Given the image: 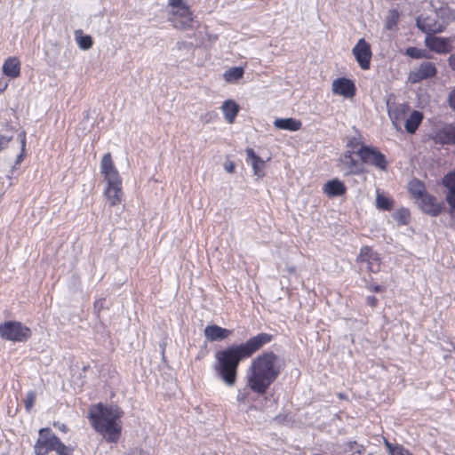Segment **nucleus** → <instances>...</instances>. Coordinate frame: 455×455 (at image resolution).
Masks as SVG:
<instances>
[{
    "mask_svg": "<svg viewBox=\"0 0 455 455\" xmlns=\"http://www.w3.org/2000/svg\"><path fill=\"white\" fill-rule=\"evenodd\" d=\"M34 446L36 455H47L55 446L59 438L49 428H41Z\"/></svg>",
    "mask_w": 455,
    "mask_h": 455,
    "instance_id": "0eeeda50",
    "label": "nucleus"
},
{
    "mask_svg": "<svg viewBox=\"0 0 455 455\" xmlns=\"http://www.w3.org/2000/svg\"><path fill=\"white\" fill-rule=\"evenodd\" d=\"M53 426L64 433L68 431L67 426L64 423L55 422Z\"/></svg>",
    "mask_w": 455,
    "mask_h": 455,
    "instance_id": "c03bdc74",
    "label": "nucleus"
},
{
    "mask_svg": "<svg viewBox=\"0 0 455 455\" xmlns=\"http://www.w3.org/2000/svg\"><path fill=\"white\" fill-rule=\"evenodd\" d=\"M436 72V68L434 63L424 61L419 67L410 71L408 80L411 84H417L422 80L434 77Z\"/></svg>",
    "mask_w": 455,
    "mask_h": 455,
    "instance_id": "1a4fd4ad",
    "label": "nucleus"
},
{
    "mask_svg": "<svg viewBox=\"0 0 455 455\" xmlns=\"http://www.w3.org/2000/svg\"><path fill=\"white\" fill-rule=\"evenodd\" d=\"M449 64L451 68L455 71V53L450 56Z\"/></svg>",
    "mask_w": 455,
    "mask_h": 455,
    "instance_id": "a18cd8bd",
    "label": "nucleus"
},
{
    "mask_svg": "<svg viewBox=\"0 0 455 455\" xmlns=\"http://www.w3.org/2000/svg\"><path fill=\"white\" fill-rule=\"evenodd\" d=\"M272 336L259 333L245 343L233 345L215 353L213 369L216 375L228 386L233 387L236 382L239 363L250 357L257 350L271 340Z\"/></svg>",
    "mask_w": 455,
    "mask_h": 455,
    "instance_id": "f257e3e1",
    "label": "nucleus"
},
{
    "mask_svg": "<svg viewBox=\"0 0 455 455\" xmlns=\"http://www.w3.org/2000/svg\"><path fill=\"white\" fill-rule=\"evenodd\" d=\"M386 446L387 447L390 455H391V450H393L396 447V446H392V444L389 443L387 441H386Z\"/></svg>",
    "mask_w": 455,
    "mask_h": 455,
    "instance_id": "09e8293b",
    "label": "nucleus"
},
{
    "mask_svg": "<svg viewBox=\"0 0 455 455\" xmlns=\"http://www.w3.org/2000/svg\"><path fill=\"white\" fill-rule=\"evenodd\" d=\"M283 368L281 359L273 352H265L254 358L245 374L246 387L252 393L266 394Z\"/></svg>",
    "mask_w": 455,
    "mask_h": 455,
    "instance_id": "f03ea898",
    "label": "nucleus"
},
{
    "mask_svg": "<svg viewBox=\"0 0 455 455\" xmlns=\"http://www.w3.org/2000/svg\"><path fill=\"white\" fill-rule=\"evenodd\" d=\"M388 116L395 129L400 128V124L405 119L409 106L405 103H390L387 101Z\"/></svg>",
    "mask_w": 455,
    "mask_h": 455,
    "instance_id": "ddd939ff",
    "label": "nucleus"
},
{
    "mask_svg": "<svg viewBox=\"0 0 455 455\" xmlns=\"http://www.w3.org/2000/svg\"><path fill=\"white\" fill-rule=\"evenodd\" d=\"M168 20L176 29L187 30L193 27L194 19L189 7L168 11Z\"/></svg>",
    "mask_w": 455,
    "mask_h": 455,
    "instance_id": "423d86ee",
    "label": "nucleus"
},
{
    "mask_svg": "<svg viewBox=\"0 0 455 455\" xmlns=\"http://www.w3.org/2000/svg\"><path fill=\"white\" fill-rule=\"evenodd\" d=\"M405 54L412 59H428L430 57L428 52L416 47L407 48Z\"/></svg>",
    "mask_w": 455,
    "mask_h": 455,
    "instance_id": "7c9ffc66",
    "label": "nucleus"
},
{
    "mask_svg": "<svg viewBox=\"0 0 455 455\" xmlns=\"http://www.w3.org/2000/svg\"><path fill=\"white\" fill-rule=\"evenodd\" d=\"M419 207L426 213L431 216H437L442 210L443 204L434 196L426 193L417 202Z\"/></svg>",
    "mask_w": 455,
    "mask_h": 455,
    "instance_id": "4468645a",
    "label": "nucleus"
},
{
    "mask_svg": "<svg viewBox=\"0 0 455 455\" xmlns=\"http://www.w3.org/2000/svg\"><path fill=\"white\" fill-rule=\"evenodd\" d=\"M58 455H72V449L65 445L60 439L55 441L53 450Z\"/></svg>",
    "mask_w": 455,
    "mask_h": 455,
    "instance_id": "473e14b6",
    "label": "nucleus"
},
{
    "mask_svg": "<svg viewBox=\"0 0 455 455\" xmlns=\"http://www.w3.org/2000/svg\"><path fill=\"white\" fill-rule=\"evenodd\" d=\"M352 52L362 69H369L371 59V45L361 38L352 50Z\"/></svg>",
    "mask_w": 455,
    "mask_h": 455,
    "instance_id": "9d476101",
    "label": "nucleus"
},
{
    "mask_svg": "<svg viewBox=\"0 0 455 455\" xmlns=\"http://www.w3.org/2000/svg\"><path fill=\"white\" fill-rule=\"evenodd\" d=\"M224 117L228 124H233L240 109L239 105L233 100H227L221 105Z\"/></svg>",
    "mask_w": 455,
    "mask_h": 455,
    "instance_id": "b1692460",
    "label": "nucleus"
},
{
    "mask_svg": "<svg viewBox=\"0 0 455 455\" xmlns=\"http://www.w3.org/2000/svg\"><path fill=\"white\" fill-rule=\"evenodd\" d=\"M123 412L116 405L103 406L99 403L89 411V417L94 428L110 443H116L121 435L119 421Z\"/></svg>",
    "mask_w": 455,
    "mask_h": 455,
    "instance_id": "7ed1b4c3",
    "label": "nucleus"
},
{
    "mask_svg": "<svg viewBox=\"0 0 455 455\" xmlns=\"http://www.w3.org/2000/svg\"><path fill=\"white\" fill-rule=\"evenodd\" d=\"M36 401V393L34 391H29L26 395V398L24 400L25 408L27 411H30Z\"/></svg>",
    "mask_w": 455,
    "mask_h": 455,
    "instance_id": "c9c22d12",
    "label": "nucleus"
},
{
    "mask_svg": "<svg viewBox=\"0 0 455 455\" xmlns=\"http://www.w3.org/2000/svg\"><path fill=\"white\" fill-rule=\"evenodd\" d=\"M339 167L345 175L359 174L363 171V164L355 159L350 151L341 156Z\"/></svg>",
    "mask_w": 455,
    "mask_h": 455,
    "instance_id": "f8f14e48",
    "label": "nucleus"
},
{
    "mask_svg": "<svg viewBox=\"0 0 455 455\" xmlns=\"http://www.w3.org/2000/svg\"><path fill=\"white\" fill-rule=\"evenodd\" d=\"M443 184L447 189L446 201L451 212L455 213V170L447 173L443 179Z\"/></svg>",
    "mask_w": 455,
    "mask_h": 455,
    "instance_id": "f3484780",
    "label": "nucleus"
},
{
    "mask_svg": "<svg viewBox=\"0 0 455 455\" xmlns=\"http://www.w3.org/2000/svg\"><path fill=\"white\" fill-rule=\"evenodd\" d=\"M366 303H367V305H369L370 307H376V305L378 304V299H377V298H375L374 296H368V297L366 298Z\"/></svg>",
    "mask_w": 455,
    "mask_h": 455,
    "instance_id": "37998d69",
    "label": "nucleus"
},
{
    "mask_svg": "<svg viewBox=\"0 0 455 455\" xmlns=\"http://www.w3.org/2000/svg\"><path fill=\"white\" fill-rule=\"evenodd\" d=\"M376 206L380 210L390 211L393 208L394 204L392 199L378 191L376 195Z\"/></svg>",
    "mask_w": 455,
    "mask_h": 455,
    "instance_id": "c756f323",
    "label": "nucleus"
},
{
    "mask_svg": "<svg viewBox=\"0 0 455 455\" xmlns=\"http://www.w3.org/2000/svg\"><path fill=\"white\" fill-rule=\"evenodd\" d=\"M188 6V5L184 2V0H168L169 11L181 9Z\"/></svg>",
    "mask_w": 455,
    "mask_h": 455,
    "instance_id": "e433bc0d",
    "label": "nucleus"
},
{
    "mask_svg": "<svg viewBox=\"0 0 455 455\" xmlns=\"http://www.w3.org/2000/svg\"><path fill=\"white\" fill-rule=\"evenodd\" d=\"M7 82L4 81L2 78H0V93L3 92L7 88Z\"/></svg>",
    "mask_w": 455,
    "mask_h": 455,
    "instance_id": "de8ad7c7",
    "label": "nucleus"
},
{
    "mask_svg": "<svg viewBox=\"0 0 455 455\" xmlns=\"http://www.w3.org/2000/svg\"><path fill=\"white\" fill-rule=\"evenodd\" d=\"M426 46L437 53H448L451 51V45L448 38L438 37L434 35H428L425 38Z\"/></svg>",
    "mask_w": 455,
    "mask_h": 455,
    "instance_id": "2eb2a0df",
    "label": "nucleus"
},
{
    "mask_svg": "<svg viewBox=\"0 0 455 455\" xmlns=\"http://www.w3.org/2000/svg\"><path fill=\"white\" fill-rule=\"evenodd\" d=\"M356 260L357 262H366L369 271L372 273H378L380 270V258L371 247H363Z\"/></svg>",
    "mask_w": 455,
    "mask_h": 455,
    "instance_id": "9b49d317",
    "label": "nucleus"
},
{
    "mask_svg": "<svg viewBox=\"0 0 455 455\" xmlns=\"http://www.w3.org/2000/svg\"><path fill=\"white\" fill-rule=\"evenodd\" d=\"M368 289H369V291H374V292H379V291H382V288L379 285H371V286H368Z\"/></svg>",
    "mask_w": 455,
    "mask_h": 455,
    "instance_id": "49530a36",
    "label": "nucleus"
},
{
    "mask_svg": "<svg viewBox=\"0 0 455 455\" xmlns=\"http://www.w3.org/2000/svg\"><path fill=\"white\" fill-rule=\"evenodd\" d=\"M447 102L449 104V107L452 110H455V86L451 88V90L450 91L447 98Z\"/></svg>",
    "mask_w": 455,
    "mask_h": 455,
    "instance_id": "ea45409f",
    "label": "nucleus"
},
{
    "mask_svg": "<svg viewBox=\"0 0 455 455\" xmlns=\"http://www.w3.org/2000/svg\"><path fill=\"white\" fill-rule=\"evenodd\" d=\"M100 172L107 182L104 196L110 206L121 204L123 200L122 178L116 170L110 153L105 154L100 161Z\"/></svg>",
    "mask_w": 455,
    "mask_h": 455,
    "instance_id": "20e7f679",
    "label": "nucleus"
},
{
    "mask_svg": "<svg viewBox=\"0 0 455 455\" xmlns=\"http://www.w3.org/2000/svg\"><path fill=\"white\" fill-rule=\"evenodd\" d=\"M31 333V330L20 322L9 321L0 324V336L6 340L25 342Z\"/></svg>",
    "mask_w": 455,
    "mask_h": 455,
    "instance_id": "39448f33",
    "label": "nucleus"
},
{
    "mask_svg": "<svg viewBox=\"0 0 455 455\" xmlns=\"http://www.w3.org/2000/svg\"><path fill=\"white\" fill-rule=\"evenodd\" d=\"M394 218L400 223V224H406L409 221L410 219V212L405 208H401L397 210L394 213Z\"/></svg>",
    "mask_w": 455,
    "mask_h": 455,
    "instance_id": "72a5a7b5",
    "label": "nucleus"
},
{
    "mask_svg": "<svg viewBox=\"0 0 455 455\" xmlns=\"http://www.w3.org/2000/svg\"><path fill=\"white\" fill-rule=\"evenodd\" d=\"M246 156L247 161L251 162L254 175L259 179L263 178L265 176V161L257 156L252 148L246 149Z\"/></svg>",
    "mask_w": 455,
    "mask_h": 455,
    "instance_id": "aec40b11",
    "label": "nucleus"
},
{
    "mask_svg": "<svg viewBox=\"0 0 455 455\" xmlns=\"http://www.w3.org/2000/svg\"><path fill=\"white\" fill-rule=\"evenodd\" d=\"M274 125L279 130L296 132L301 128L302 124L299 120L294 118H277L274 121Z\"/></svg>",
    "mask_w": 455,
    "mask_h": 455,
    "instance_id": "393cba45",
    "label": "nucleus"
},
{
    "mask_svg": "<svg viewBox=\"0 0 455 455\" xmlns=\"http://www.w3.org/2000/svg\"><path fill=\"white\" fill-rule=\"evenodd\" d=\"M435 140L442 144H455V124H450L438 130Z\"/></svg>",
    "mask_w": 455,
    "mask_h": 455,
    "instance_id": "412c9836",
    "label": "nucleus"
},
{
    "mask_svg": "<svg viewBox=\"0 0 455 455\" xmlns=\"http://www.w3.org/2000/svg\"><path fill=\"white\" fill-rule=\"evenodd\" d=\"M399 19V14L397 11L392 10L389 12V15L387 17V22H386V28L388 29H392L397 23Z\"/></svg>",
    "mask_w": 455,
    "mask_h": 455,
    "instance_id": "f704fd0d",
    "label": "nucleus"
},
{
    "mask_svg": "<svg viewBox=\"0 0 455 455\" xmlns=\"http://www.w3.org/2000/svg\"><path fill=\"white\" fill-rule=\"evenodd\" d=\"M244 70L241 67H233L228 69L224 74V79L228 83H234L243 77Z\"/></svg>",
    "mask_w": 455,
    "mask_h": 455,
    "instance_id": "c85d7f7f",
    "label": "nucleus"
},
{
    "mask_svg": "<svg viewBox=\"0 0 455 455\" xmlns=\"http://www.w3.org/2000/svg\"><path fill=\"white\" fill-rule=\"evenodd\" d=\"M20 144H21V152L17 156L16 164H20L24 159V152L26 147V138L25 134L22 132L19 134Z\"/></svg>",
    "mask_w": 455,
    "mask_h": 455,
    "instance_id": "4c0bfd02",
    "label": "nucleus"
},
{
    "mask_svg": "<svg viewBox=\"0 0 455 455\" xmlns=\"http://www.w3.org/2000/svg\"><path fill=\"white\" fill-rule=\"evenodd\" d=\"M417 26L421 31L426 33L427 36L435 35L443 30V26L435 22V20L430 17H419L417 20Z\"/></svg>",
    "mask_w": 455,
    "mask_h": 455,
    "instance_id": "6ab92c4d",
    "label": "nucleus"
},
{
    "mask_svg": "<svg viewBox=\"0 0 455 455\" xmlns=\"http://www.w3.org/2000/svg\"><path fill=\"white\" fill-rule=\"evenodd\" d=\"M339 396L340 398H343V395H342V394H339Z\"/></svg>",
    "mask_w": 455,
    "mask_h": 455,
    "instance_id": "8fccbe9b",
    "label": "nucleus"
},
{
    "mask_svg": "<svg viewBox=\"0 0 455 455\" xmlns=\"http://www.w3.org/2000/svg\"><path fill=\"white\" fill-rule=\"evenodd\" d=\"M204 334L205 339L211 342L220 341L227 339L231 334V331L216 324H212L204 328Z\"/></svg>",
    "mask_w": 455,
    "mask_h": 455,
    "instance_id": "a211bd4d",
    "label": "nucleus"
},
{
    "mask_svg": "<svg viewBox=\"0 0 455 455\" xmlns=\"http://www.w3.org/2000/svg\"><path fill=\"white\" fill-rule=\"evenodd\" d=\"M423 119V115L421 112L414 110L412 111L410 116L405 119V130L409 133H414L415 131L418 129L419 125L420 124L421 121Z\"/></svg>",
    "mask_w": 455,
    "mask_h": 455,
    "instance_id": "a878e982",
    "label": "nucleus"
},
{
    "mask_svg": "<svg viewBox=\"0 0 455 455\" xmlns=\"http://www.w3.org/2000/svg\"><path fill=\"white\" fill-rule=\"evenodd\" d=\"M408 190L416 203L427 193L424 184L419 180H411L408 183Z\"/></svg>",
    "mask_w": 455,
    "mask_h": 455,
    "instance_id": "bb28decb",
    "label": "nucleus"
},
{
    "mask_svg": "<svg viewBox=\"0 0 455 455\" xmlns=\"http://www.w3.org/2000/svg\"><path fill=\"white\" fill-rule=\"evenodd\" d=\"M346 186L338 179L327 181L323 187V192L329 197L342 196L346 193Z\"/></svg>",
    "mask_w": 455,
    "mask_h": 455,
    "instance_id": "4be33fe9",
    "label": "nucleus"
},
{
    "mask_svg": "<svg viewBox=\"0 0 455 455\" xmlns=\"http://www.w3.org/2000/svg\"><path fill=\"white\" fill-rule=\"evenodd\" d=\"M343 451L344 452L354 451L355 453L363 454L364 451V447L362 444H358L355 441H350L344 444Z\"/></svg>",
    "mask_w": 455,
    "mask_h": 455,
    "instance_id": "2f4dec72",
    "label": "nucleus"
},
{
    "mask_svg": "<svg viewBox=\"0 0 455 455\" xmlns=\"http://www.w3.org/2000/svg\"><path fill=\"white\" fill-rule=\"evenodd\" d=\"M75 36H76V41L80 49L86 51V50H89L90 48H92V46L93 44V41L90 36L83 35V31L80 29L76 30L75 32Z\"/></svg>",
    "mask_w": 455,
    "mask_h": 455,
    "instance_id": "cd10ccee",
    "label": "nucleus"
},
{
    "mask_svg": "<svg viewBox=\"0 0 455 455\" xmlns=\"http://www.w3.org/2000/svg\"><path fill=\"white\" fill-rule=\"evenodd\" d=\"M224 169L228 173H233L235 169V164L233 161H227L224 164Z\"/></svg>",
    "mask_w": 455,
    "mask_h": 455,
    "instance_id": "79ce46f5",
    "label": "nucleus"
},
{
    "mask_svg": "<svg viewBox=\"0 0 455 455\" xmlns=\"http://www.w3.org/2000/svg\"><path fill=\"white\" fill-rule=\"evenodd\" d=\"M391 455H412L406 449L402 446L396 445V447L391 450Z\"/></svg>",
    "mask_w": 455,
    "mask_h": 455,
    "instance_id": "a19ab883",
    "label": "nucleus"
},
{
    "mask_svg": "<svg viewBox=\"0 0 455 455\" xmlns=\"http://www.w3.org/2000/svg\"><path fill=\"white\" fill-rule=\"evenodd\" d=\"M13 137V132L11 134H0V150L4 149Z\"/></svg>",
    "mask_w": 455,
    "mask_h": 455,
    "instance_id": "58836bf2",
    "label": "nucleus"
},
{
    "mask_svg": "<svg viewBox=\"0 0 455 455\" xmlns=\"http://www.w3.org/2000/svg\"><path fill=\"white\" fill-rule=\"evenodd\" d=\"M2 70L10 78H17L20 75V62L16 57L8 58L4 62Z\"/></svg>",
    "mask_w": 455,
    "mask_h": 455,
    "instance_id": "5701e85b",
    "label": "nucleus"
},
{
    "mask_svg": "<svg viewBox=\"0 0 455 455\" xmlns=\"http://www.w3.org/2000/svg\"><path fill=\"white\" fill-rule=\"evenodd\" d=\"M331 90L334 94L351 98L355 94V85L349 79L338 78L332 82Z\"/></svg>",
    "mask_w": 455,
    "mask_h": 455,
    "instance_id": "dca6fc26",
    "label": "nucleus"
},
{
    "mask_svg": "<svg viewBox=\"0 0 455 455\" xmlns=\"http://www.w3.org/2000/svg\"><path fill=\"white\" fill-rule=\"evenodd\" d=\"M357 155L360 156L363 163L374 165L381 171H385L387 169L385 156L372 148L362 146L357 150Z\"/></svg>",
    "mask_w": 455,
    "mask_h": 455,
    "instance_id": "6e6552de",
    "label": "nucleus"
}]
</instances>
